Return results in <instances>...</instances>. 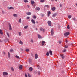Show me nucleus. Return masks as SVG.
Here are the masks:
<instances>
[{
    "instance_id": "nucleus-1",
    "label": "nucleus",
    "mask_w": 77,
    "mask_h": 77,
    "mask_svg": "<svg viewBox=\"0 0 77 77\" xmlns=\"http://www.w3.org/2000/svg\"><path fill=\"white\" fill-rule=\"evenodd\" d=\"M47 23L48 24V26H50V27H51V21H48L47 22Z\"/></svg>"
},
{
    "instance_id": "nucleus-2",
    "label": "nucleus",
    "mask_w": 77,
    "mask_h": 77,
    "mask_svg": "<svg viewBox=\"0 0 77 77\" xmlns=\"http://www.w3.org/2000/svg\"><path fill=\"white\" fill-rule=\"evenodd\" d=\"M69 32H67L66 33H65L64 35L65 36H67L68 35H69Z\"/></svg>"
},
{
    "instance_id": "nucleus-3",
    "label": "nucleus",
    "mask_w": 77,
    "mask_h": 77,
    "mask_svg": "<svg viewBox=\"0 0 77 77\" xmlns=\"http://www.w3.org/2000/svg\"><path fill=\"white\" fill-rule=\"evenodd\" d=\"M9 30H12V26H11V25L10 24H9Z\"/></svg>"
},
{
    "instance_id": "nucleus-4",
    "label": "nucleus",
    "mask_w": 77,
    "mask_h": 77,
    "mask_svg": "<svg viewBox=\"0 0 77 77\" xmlns=\"http://www.w3.org/2000/svg\"><path fill=\"white\" fill-rule=\"evenodd\" d=\"M53 34H54V32H53V29H51V36H53Z\"/></svg>"
},
{
    "instance_id": "nucleus-5",
    "label": "nucleus",
    "mask_w": 77,
    "mask_h": 77,
    "mask_svg": "<svg viewBox=\"0 0 77 77\" xmlns=\"http://www.w3.org/2000/svg\"><path fill=\"white\" fill-rule=\"evenodd\" d=\"M8 74V73L6 72H4L3 73V75H7Z\"/></svg>"
},
{
    "instance_id": "nucleus-6",
    "label": "nucleus",
    "mask_w": 77,
    "mask_h": 77,
    "mask_svg": "<svg viewBox=\"0 0 77 77\" xmlns=\"http://www.w3.org/2000/svg\"><path fill=\"white\" fill-rule=\"evenodd\" d=\"M60 56L61 57L62 59H63L65 58V56L63 54H60Z\"/></svg>"
},
{
    "instance_id": "nucleus-7",
    "label": "nucleus",
    "mask_w": 77,
    "mask_h": 77,
    "mask_svg": "<svg viewBox=\"0 0 77 77\" xmlns=\"http://www.w3.org/2000/svg\"><path fill=\"white\" fill-rule=\"evenodd\" d=\"M31 21L32 22V23L33 24H35V23H36V22L33 19H32L31 20Z\"/></svg>"
},
{
    "instance_id": "nucleus-8",
    "label": "nucleus",
    "mask_w": 77,
    "mask_h": 77,
    "mask_svg": "<svg viewBox=\"0 0 77 77\" xmlns=\"http://www.w3.org/2000/svg\"><path fill=\"white\" fill-rule=\"evenodd\" d=\"M45 41H42V46H43V45H44V44H45Z\"/></svg>"
},
{
    "instance_id": "nucleus-9",
    "label": "nucleus",
    "mask_w": 77,
    "mask_h": 77,
    "mask_svg": "<svg viewBox=\"0 0 77 77\" xmlns=\"http://www.w3.org/2000/svg\"><path fill=\"white\" fill-rule=\"evenodd\" d=\"M49 53L51 55V56H52V55H53V52L51 50H50L49 51Z\"/></svg>"
},
{
    "instance_id": "nucleus-10",
    "label": "nucleus",
    "mask_w": 77,
    "mask_h": 77,
    "mask_svg": "<svg viewBox=\"0 0 77 77\" xmlns=\"http://www.w3.org/2000/svg\"><path fill=\"white\" fill-rule=\"evenodd\" d=\"M29 71H33V68L32 67H30L29 68Z\"/></svg>"
},
{
    "instance_id": "nucleus-11",
    "label": "nucleus",
    "mask_w": 77,
    "mask_h": 77,
    "mask_svg": "<svg viewBox=\"0 0 77 77\" xmlns=\"http://www.w3.org/2000/svg\"><path fill=\"white\" fill-rule=\"evenodd\" d=\"M52 11H55V10H56V7H54L52 8Z\"/></svg>"
},
{
    "instance_id": "nucleus-12",
    "label": "nucleus",
    "mask_w": 77,
    "mask_h": 77,
    "mask_svg": "<svg viewBox=\"0 0 77 77\" xmlns=\"http://www.w3.org/2000/svg\"><path fill=\"white\" fill-rule=\"evenodd\" d=\"M13 16L14 17H17L18 15L17 14H13Z\"/></svg>"
},
{
    "instance_id": "nucleus-13",
    "label": "nucleus",
    "mask_w": 77,
    "mask_h": 77,
    "mask_svg": "<svg viewBox=\"0 0 77 77\" xmlns=\"http://www.w3.org/2000/svg\"><path fill=\"white\" fill-rule=\"evenodd\" d=\"M35 59H36L38 57V54H35Z\"/></svg>"
},
{
    "instance_id": "nucleus-14",
    "label": "nucleus",
    "mask_w": 77,
    "mask_h": 77,
    "mask_svg": "<svg viewBox=\"0 0 77 77\" xmlns=\"http://www.w3.org/2000/svg\"><path fill=\"white\" fill-rule=\"evenodd\" d=\"M8 9H14V8L12 7H10L9 8H8Z\"/></svg>"
},
{
    "instance_id": "nucleus-15",
    "label": "nucleus",
    "mask_w": 77,
    "mask_h": 77,
    "mask_svg": "<svg viewBox=\"0 0 77 77\" xmlns=\"http://www.w3.org/2000/svg\"><path fill=\"white\" fill-rule=\"evenodd\" d=\"M38 38H39V39H42V37H41V36L40 35L38 34Z\"/></svg>"
},
{
    "instance_id": "nucleus-16",
    "label": "nucleus",
    "mask_w": 77,
    "mask_h": 77,
    "mask_svg": "<svg viewBox=\"0 0 77 77\" xmlns=\"http://www.w3.org/2000/svg\"><path fill=\"white\" fill-rule=\"evenodd\" d=\"M56 15H57V14L56 13H55L53 15L52 17H55Z\"/></svg>"
},
{
    "instance_id": "nucleus-17",
    "label": "nucleus",
    "mask_w": 77,
    "mask_h": 77,
    "mask_svg": "<svg viewBox=\"0 0 77 77\" xmlns=\"http://www.w3.org/2000/svg\"><path fill=\"white\" fill-rule=\"evenodd\" d=\"M26 14L28 15H30L32 14V13L31 12H27Z\"/></svg>"
},
{
    "instance_id": "nucleus-18",
    "label": "nucleus",
    "mask_w": 77,
    "mask_h": 77,
    "mask_svg": "<svg viewBox=\"0 0 77 77\" xmlns=\"http://www.w3.org/2000/svg\"><path fill=\"white\" fill-rule=\"evenodd\" d=\"M31 3L32 5H33L35 3V2H34V1H31Z\"/></svg>"
},
{
    "instance_id": "nucleus-19",
    "label": "nucleus",
    "mask_w": 77,
    "mask_h": 77,
    "mask_svg": "<svg viewBox=\"0 0 77 77\" xmlns=\"http://www.w3.org/2000/svg\"><path fill=\"white\" fill-rule=\"evenodd\" d=\"M22 66H23L22 65H20L19 66V68L20 69H22Z\"/></svg>"
},
{
    "instance_id": "nucleus-20",
    "label": "nucleus",
    "mask_w": 77,
    "mask_h": 77,
    "mask_svg": "<svg viewBox=\"0 0 77 77\" xmlns=\"http://www.w3.org/2000/svg\"><path fill=\"white\" fill-rule=\"evenodd\" d=\"M51 14V12H50V11H49L48 12V17H49V16H50V14Z\"/></svg>"
},
{
    "instance_id": "nucleus-21",
    "label": "nucleus",
    "mask_w": 77,
    "mask_h": 77,
    "mask_svg": "<svg viewBox=\"0 0 77 77\" xmlns=\"http://www.w3.org/2000/svg\"><path fill=\"white\" fill-rule=\"evenodd\" d=\"M19 36H21V35H22L21 32H19Z\"/></svg>"
},
{
    "instance_id": "nucleus-22",
    "label": "nucleus",
    "mask_w": 77,
    "mask_h": 77,
    "mask_svg": "<svg viewBox=\"0 0 77 77\" xmlns=\"http://www.w3.org/2000/svg\"><path fill=\"white\" fill-rule=\"evenodd\" d=\"M8 57L9 58H10V56L11 55V54H10V53H9V52H8Z\"/></svg>"
},
{
    "instance_id": "nucleus-23",
    "label": "nucleus",
    "mask_w": 77,
    "mask_h": 77,
    "mask_svg": "<svg viewBox=\"0 0 77 77\" xmlns=\"http://www.w3.org/2000/svg\"><path fill=\"white\" fill-rule=\"evenodd\" d=\"M6 34L8 36V38H9L10 36H9V34L8 32H6Z\"/></svg>"
},
{
    "instance_id": "nucleus-24",
    "label": "nucleus",
    "mask_w": 77,
    "mask_h": 77,
    "mask_svg": "<svg viewBox=\"0 0 77 77\" xmlns=\"http://www.w3.org/2000/svg\"><path fill=\"white\" fill-rule=\"evenodd\" d=\"M50 55V54H49V52H47L46 53V55L47 56H48L49 55Z\"/></svg>"
},
{
    "instance_id": "nucleus-25",
    "label": "nucleus",
    "mask_w": 77,
    "mask_h": 77,
    "mask_svg": "<svg viewBox=\"0 0 77 77\" xmlns=\"http://www.w3.org/2000/svg\"><path fill=\"white\" fill-rule=\"evenodd\" d=\"M19 43L20 44H21L22 45L23 44V42H22L21 40H20V42H19Z\"/></svg>"
},
{
    "instance_id": "nucleus-26",
    "label": "nucleus",
    "mask_w": 77,
    "mask_h": 77,
    "mask_svg": "<svg viewBox=\"0 0 77 77\" xmlns=\"http://www.w3.org/2000/svg\"><path fill=\"white\" fill-rule=\"evenodd\" d=\"M0 34H1V35H3V32H2V31L0 29Z\"/></svg>"
},
{
    "instance_id": "nucleus-27",
    "label": "nucleus",
    "mask_w": 77,
    "mask_h": 77,
    "mask_svg": "<svg viewBox=\"0 0 77 77\" xmlns=\"http://www.w3.org/2000/svg\"><path fill=\"white\" fill-rule=\"evenodd\" d=\"M36 9L38 10V11H39V10H40V8L39 7H37L36 8Z\"/></svg>"
},
{
    "instance_id": "nucleus-28",
    "label": "nucleus",
    "mask_w": 77,
    "mask_h": 77,
    "mask_svg": "<svg viewBox=\"0 0 77 77\" xmlns=\"http://www.w3.org/2000/svg\"><path fill=\"white\" fill-rule=\"evenodd\" d=\"M13 49H11L10 50V52L11 53H12V52L13 51Z\"/></svg>"
},
{
    "instance_id": "nucleus-29",
    "label": "nucleus",
    "mask_w": 77,
    "mask_h": 77,
    "mask_svg": "<svg viewBox=\"0 0 77 77\" xmlns=\"http://www.w3.org/2000/svg\"><path fill=\"white\" fill-rule=\"evenodd\" d=\"M15 57L16 58H17V59H20V57H19V56H18L16 55L15 56Z\"/></svg>"
},
{
    "instance_id": "nucleus-30",
    "label": "nucleus",
    "mask_w": 77,
    "mask_h": 77,
    "mask_svg": "<svg viewBox=\"0 0 77 77\" xmlns=\"http://www.w3.org/2000/svg\"><path fill=\"white\" fill-rule=\"evenodd\" d=\"M23 1L25 3H27V2H28L27 0H24Z\"/></svg>"
},
{
    "instance_id": "nucleus-31",
    "label": "nucleus",
    "mask_w": 77,
    "mask_h": 77,
    "mask_svg": "<svg viewBox=\"0 0 77 77\" xmlns=\"http://www.w3.org/2000/svg\"><path fill=\"white\" fill-rule=\"evenodd\" d=\"M66 49H64L63 51V53H65V52H66Z\"/></svg>"
},
{
    "instance_id": "nucleus-32",
    "label": "nucleus",
    "mask_w": 77,
    "mask_h": 77,
    "mask_svg": "<svg viewBox=\"0 0 77 77\" xmlns=\"http://www.w3.org/2000/svg\"><path fill=\"white\" fill-rule=\"evenodd\" d=\"M72 20H73L74 21H77V19H76V18H72Z\"/></svg>"
},
{
    "instance_id": "nucleus-33",
    "label": "nucleus",
    "mask_w": 77,
    "mask_h": 77,
    "mask_svg": "<svg viewBox=\"0 0 77 77\" xmlns=\"http://www.w3.org/2000/svg\"><path fill=\"white\" fill-rule=\"evenodd\" d=\"M71 15H69L68 16V18L69 19H70V18H71Z\"/></svg>"
},
{
    "instance_id": "nucleus-34",
    "label": "nucleus",
    "mask_w": 77,
    "mask_h": 77,
    "mask_svg": "<svg viewBox=\"0 0 77 77\" xmlns=\"http://www.w3.org/2000/svg\"><path fill=\"white\" fill-rule=\"evenodd\" d=\"M26 52H29V49H26Z\"/></svg>"
},
{
    "instance_id": "nucleus-35",
    "label": "nucleus",
    "mask_w": 77,
    "mask_h": 77,
    "mask_svg": "<svg viewBox=\"0 0 77 77\" xmlns=\"http://www.w3.org/2000/svg\"><path fill=\"white\" fill-rule=\"evenodd\" d=\"M67 28L68 29H70V27H69V25H68L67 26Z\"/></svg>"
},
{
    "instance_id": "nucleus-36",
    "label": "nucleus",
    "mask_w": 77,
    "mask_h": 77,
    "mask_svg": "<svg viewBox=\"0 0 77 77\" xmlns=\"http://www.w3.org/2000/svg\"><path fill=\"white\" fill-rule=\"evenodd\" d=\"M31 61L32 60H31V59H29V63H31Z\"/></svg>"
},
{
    "instance_id": "nucleus-37",
    "label": "nucleus",
    "mask_w": 77,
    "mask_h": 77,
    "mask_svg": "<svg viewBox=\"0 0 77 77\" xmlns=\"http://www.w3.org/2000/svg\"><path fill=\"white\" fill-rule=\"evenodd\" d=\"M19 23H21V19H20L19 20Z\"/></svg>"
},
{
    "instance_id": "nucleus-38",
    "label": "nucleus",
    "mask_w": 77,
    "mask_h": 77,
    "mask_svg": "<svg viewBox=\"0 0 77 77\" xmlns=\"http://www.w3.org/2000/svg\"><path fill=\"white\" fill-rule=\"evenodd\" d=\"M28 27V26H26L24 27V29H27Z\"/></svg>"
},
{
    "instance_id": "nucleus-39",
    "label": "nucleus",
    "mask_w": 77,
    "mask_h": 77,
    "mask_svg": "<svg viewBox=\"0 0 77 77\" xmlns=\"http://www.w3.org/2000/svg\"><path fill=\"white\" fill-rule=\"evenodd\" d=\"M44 2V0H40V2L41 3H43Z\"/></svg>"
},
{
    "instance_id": "nucleus-40",
    "label": "nucleus",
    "mask_w": 77,
    "mask_h": 77,
    "mask_svg": "<svg viewBox=\"0 0 77 77\" xmlns=\"http://www.w3.org/2000/svg\"><path fill=\"white\" fill-rule=\"evenodd\" d=\"M33 18H35V19H36V16L34 15Z\"/></svg>"
},
{
    "instance_id": "nucleus-41",
    "label": "nucleus",
    "mask_w": 77,
    "mask_h": 77,
    "mask_svg": "<svg viewBox=\"0 0 77 77\" xmlns=\"http://www.w3.org/2000/svg\"><path fill=\"white\" fill-rule=\"evenodd\" d=\"M45 7H46L47 8H49V6H48V5H45Z\"/></svg>"
},
{
    "instance_id": "nucleus-42",
    "label": "nucleus",
    "mask_w": 77,
    "mask_h": 77,
    "mask_svg": "<svg viewBox=\"0 0 77 77\" xmlns=\"http://www.w3.org/2000/svg\"><path fill=\"white\" fill-rule=\"evenodd\" d=\"M11 69L12 71H14V68H13V67H11Z\"/></svg>"
},
{
    "instance_id": "nucleus-43",
    "label": "nucleus",
    "mask_w": 77,
    "mask_h": 77,
    "mask_svg": "<svg viewBox=\"0 0 77 77\" xmlns=\"http://www.w3.org/2000/svg\"><path fill=\"white\" fill-rule=\"evenodd\" d=\"M31 42H32V43H33V39H31Z\"/></svg>"
},
{
    "instance_id": "nucleus-44",
    "label": "nucleus",
    "mask_w": 77,
    "mask_h": 77,
    "mask_svg": "<svg viewBox=\"0 0 77 77\" xmlns=\"http://www.w3.org/2000/svg\"><path fill=\"white\" fill-rule=\"evenodd\" d=\"M59 43L60 44H62V41H59Z\"/></svg>"
},
{
    "instance_id": "nucleus-45",
    "label": "nucleus",
    "mask_w": 77,
    "mask_h": 77,
    "mask_svg": "<svg viewBox=\"0 0 77 77\" xmlns=\"http://www.w3.org/2000/svg\"><path fill=\"white\" fill-rule=\"evenodd\" d=\"M3 54H4V55H5V54H6V53L5 52H3Z\"/></svg>"
},
{
    "instance_id": "nucleus-46",
    "label": "nucleus",
    "mask_w": 77,
    "mask_h": 77,
    "mask_svg": "<svg viewBox=\"0 0 77 77\" xmlns=\"http://www.w3.org/2000/svg\"><path fill=\"white\" fill-rule=\"evenodd\" d=\"M25 77H27V74L25 73Z\"/></svg>"
},
{
    "instance_id": "nucleus-47",
    "label": "nucleus",
    "mask_w": 77,
    "mask_h": 77,
    "mask_svg": "<svg viewBox=\"0 0 77 77\" xmlns=\"http://www.w3.org/2000/svg\"><path fill=\"white\" fill-rule=\"evenodd\" d=\"M68 46L66 45V46H65V48H68Z\"/></svg>"
},
{
    "instance_id": "nucleus-48",
    "label": "nucleus",
    "mask_w": 77,
    "mask_h": 77,
    "mask_svg": "<svg viewBox=\"0 0 77 77\" xmlns=\"http://www.w3.org/2000/svg\"><path fill=\"white\" fill-rule=\"evenodd\" d=\"M28 77H31V76L30 75V74L28 73Z\"/></svg>"
},
{
    "instance_id": "nucleus-49",
    "label": "nucleus",
    "mask_w": 77,
    "mask_h": 77,
    "mask_svg": "<svg viewBox=\"0 0 77 77\" xmlns=\"http://www.w3.org/2000/svg\"><path fill=\"white\" fill-rule=\"evenodd\" d=\"M43 29H42V28H40V30H41V31H42V30Z\"/></svg>"
},
{
    "instance_id": "nucleus-50",
    "label": "nucleus",
    "mask_w": 77,
    "mask_h": 77,
    "mask_svg": "<svg viewBox=\"0 0 77 77\" xmlns=\"http://www.w3.org/2000/svg\"><path fill=\"white\" fill-rule=\"evenodd\" d=\"M68 40H66V43H68Z\"/></svg>"
},
{
    "instance_id": "nucleus-51",
    "label": "nucleus",
    "mask_w": 77,
    "mask_h": 77,
    "mask_svg": "<svg viewBox=\"0 0 77 77\" xmlns=\"http://www.w3.org/2000/svg\"><path fill=\"white\" fill-rule=\"evenodd\" d=\"M62 4H60V7H62Z\"/></svg>"
},
{
    "instance_id": "nucleus-52",
    "label": "nucleus",
    "mask_w": 77,
    "mask_h": 77,
    "mask_svg": "<svg viewBox=\"0 0 77 77\" xmlns=\"http://www.w3.org/2000/svg\"><path fill=\"white\" fill-rule=\"evenodd\" d=\"M38 75H40V72L38 71Z\"/></svg>"
},
{
    "instance_id": "nucleus-53",
    "label": "nucleus",
    "mask_w": 77,
    "mask_h": 77,
    "mask_svg": "<svg viewBox=\"0 0 77 77\" xmlns=\"http://www.w3.org/2000/svg\"><path fill=\"white\" fill-rule=\"evenodd\" d=\"M30 18V17H28L27 18V19H29Z\"/></svg>"
},
{
    "instance_id": "nucleus-54",
    "label": "nucleus",
    "mask_w": 77,
    "mask_h": 77,
    "mask_svg": "<svg viewBox=\"0 0 77 77\" xmlns=\"http://www.w3.org/2000/svg\"><path fill=\"white\" fill-rule=\"evenodd\" d=\"M43 32H45V29H43Z\"/></svg>"
},
{
    "instance_id": "nucleus-55",
    "label": "nucleus",
    "mask_w": 77,
    "mask_h": 77,
    "mask_svg": "<svg viewBox=\"0 0 77 77\" xmlns=\"http://www.w3.org/2000/svg\"><path fill=\"white\" fill-rule=\"evenodd\" d=\"M27 6H28V8H30V6L28 5H27Z\"/></svg>"
},
{
    "instance_id": "nucleus-56",
    "label": "nucleus",
    "mask_w": 77,
    "mask_h": 77,
    "mask_svg": "<svg viewBox=\"0 0 77 77\" xmlns=\"http://www.w3.org/2000/svg\"><path fill=\"white\" fill-rule=\"evenodd\" d=\"M55 2H57V0H55Z\"/></svg>"
},
{
    "instance_id": "nucleus-57",
    "label": "nucleus",
    "mask_w": 77,
    "mask_h": 77,
    "mask_svg": "<svg viewBox=\"0 0 77 77\" xmlns=\"http://www.w3.org/2000/svg\"><path fill=\"white\" fill-rule=\"evenodd\" d=\"M51 2H53L54 1V0H51Z\"/></svg>"
},
{
    "instance_id": "nucleus-58",
    "label": "nucleus",
    "mask_w": 77,
    "mask_h": 77,
    "mask_svg": "<svg viewBox=\"0 0 77 77\" xmlns=\"http://www.w3.org/2000/svg\"><path fill=\"white\" fill-rule=\"evenodd\" d=\"M42 17H43L44 16V15H42Z\"/></svg>"
},
{
    "instance_id": "nucleus-59",
    "label": "nucleus",
    "mask_w": 77,
    "mask_h": 77,
    "mask_svg": "<svg viewBox=\"0 0 77 77\" xmlns=\"http://www.w3.org/2000/svg\"><path fill=\"white\" fill-rule=\"evenodd\" d=\"M36 30H38V29H37V28H36Z\"/></svg>"
},
{
    "instance_id": "nucleus-60",
    "label": "nucleus",
    "mask_w": 77,
    "mask_h": 77,
    "mask_svg": "<svg viewBox=\"0 0 77 77\" xmlns=\"http://www.w3.org/2000/svg\"><path fill=\"white\" fill-rule=\"evenodd\" d=\"M21 50H23V49H21Z\"/></svg>"
},
{
    "instance_id": "nucleus-61",
    "label": "nucleus",
    "mask_w": 77,
    "mask_h": 77,
    "mask_svg": "<svg viewBox=\"0 0 77 77\" xmlns=\"http://www.w3.org/2000/svg\"><path fill=\"white\" fill-rule=\"evenodd\" d=\"M0 42H2V41H0Z\"/></svg>"
},
{
    "instance_id": "nucleus-62",
    "label": "nucleus",
    "mask_w": 77,
    "mask_h": 77,
    "mask_svg": "<svg viewBox=\"0 0 77 77\" xmlns=\"http://www.w3.org/2000/svg\"><path fill=\"white\" fill-rule=\"evenodd\" d=\"M36 23H38V22H36Z\"/></svg>"
},
{
    "instance_id": "nucleus-63",
    "label": "nucleus",
    "mask_w": 77,
    "mask_h": 77,
    "mask_svg": "<svg viewBox=\"0 0 77 77\" xmlns=\"http://www.w3.org/2000/svg\"><path fill=\"white\" fill-rule=\"evenodd\" d=\"M76 6H77V4H76Z\"/></svg>"
},
{
    "instance_id": "nucleus-64",
    "label": "nucleus",
    "mask_w": 77,
    "mask_h": 77,
    "mask_svg": "<svg viewBox=\"0 0 77 77\" xmlns=\"http://www.w3.org/2000/svg\"><path fill=\"white\" fill-rule=\"evenodd\" d=\"M3 12V13H4V12Z\"/></svg>"
}]
</instances>
